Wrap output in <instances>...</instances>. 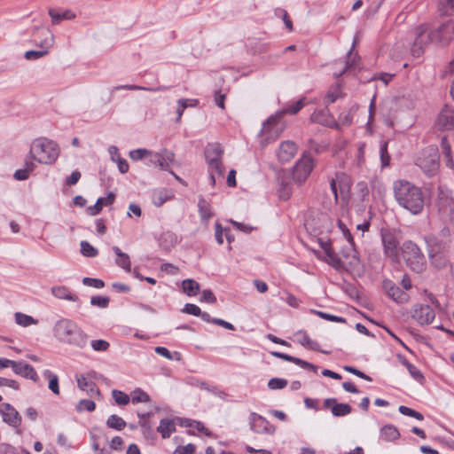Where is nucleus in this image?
<instances>
[{
	"label": "nucleus",
	"instance_id": "64",
	"mask_svg": "<svg viewBox=\"0 0 454 454\" xmlns=\"http://www.w3.org/2000/svg\"><path fill=\"white\" fill-rule=\"evenodd\" d=\"M277 14L278 16H280L286 25V27L289 30V31H293L294 27H293V22L287 13V12L286 10H283V9H279L278 10L277 12Z\"/></svg>",
	"mask_w": 454,
	"mask_h": 454
},
{
	"label": "nucleus",
	"instance_id": "27",
	"mask_svg": "<svg viewBox=\"0 0 454 454\" xmlns=\"http://www.w3.org/2000/svg\"><path fill=\"white\" fill-rule=\"evenodd\" d=\"M198 210L202 222H208L209 219L215 215L210 202L203 197H200L199 199Z\"/></svg>",
	"mask_w": 454,
	"mask_h": 454
},
{
	"label": "nucleus",
	"instance_id": "30",
	"mask_svg": "<svg viewBox=\"0 0 454 454\" xmlns=\"http://www.w3.org/2000/svg\"><path fill=\"white\" fill-rule=\"evenodd\" d=\"M51 294L58 299H63L72 301H79V297L73 294L67 287L59 286L51 288Z\"/></svg>",
	"mask_w": 454,
	"mask_h": 454
},
{
	"label": "nucleus",
	"instance_id": "8",
	"mask_svg": "<svg viewBox=\"0 0 454 454\" xmlns=\"http://www.w3.org/2000/svg\"><path fill=\"white\" fill-rule=\"evenodd\" d=\"M285 128L286 125L282 121L280 114L276 113L263 122L260 134L265 137V142L269 143L277 139Z\"/></svg>",
	"mask_w": 454,
	"mask_h": 454
},
{
	"label": "nucleus",
	"instance_id": "26",
	"mask_svg": "<svg viewBox=\"0 0 454 454\" xmlns=\"http://www.w3.org/2000/svg\"><path fill=\"white\" fill-rule=\"evenodd\" d=\"M384 287L387 295L391 297L395 301L403 302L407 300V294L403 292L400 287L394 285L392 282H385Z\"/></svg>",
	"mask_w": 454,
	"mask_h": 454
},
{
	"label": "nucleus",
	"instance_id": "59",
	"mask_svg": "<svg viewBox=\"0 0 454 454\" xmlns=\"http://www.w3.org/2000/svg\"><path fill=\"white\" fill-rule=\"evenodd\" d=\"M353 114L352 109L348 111L342 112L339 116V125L341 124L343 126H348L352 123Z\"/></svg>",
	"mask_w": 454,
	"mask_h": 454
},
{
	"label": "nucleus",
	"instance_id": "52",
	"mask_svg": "<svg viewBox=\"0 0 454 454\" xmlns=\"http://www.w3.org/2000/svg\"><path fill=\"white\" fill-rule=\"evenodd\" d=\"M398 411L401 414L415 418L418 420L424 419V416L420 412H419L411 408H409L407 406L401 405V406H399Z\"/></svg>",
	"mask_w": 454,
	"mask_h": 454
},
{
	"label": "nucleus",
	"instance_id": "21",
	"mask_svg": "<svg viewBox=\"0 0 454 454\" xmlns=\"http://www.w3.org/2000/svg\"><path fill=\"white\" fill-rule=\"evenodd\" d=\"M12 368L13 372L20 376H22L26 379L32 380L34 381H36L38 380L37 373H36L35 370L34 369V367L25 362L13 361Z\"/></svg>",
	"mask_w": 454,
	"mask_h": 454
},
{
	"label": "nucleus",
	"instance_id": "3",
	"mask_svg": "<svg viewBox=\"0 0 454 454\" xmlns=\"http://www.w3.org/2000/svg\"><path fill=\"white\" fill-rule=\"evenodd\" d=\"M59 152L57 143L45 137L35 139L30 146L31 156L41 164L54 163Z\"/></svg>",
	"mask_w": 454,
	"mask_h": 454
},
{
	"label": "nucleus",
	"instance_id": "38",
	"mask_svg": "<svg viewBox=\"0 0 454 454\" xmlns=\"http://www.w3.org/2000/svg\"><path fill=\"white\" fill-rule=\"evenodd\" d=\"M441 146L446 166L450 168H453L454 161L451 157L450 144L449 143L448 139L445 137L442 138Z\"/></svg>",
	"mask_w": 454,
	"mask_h": 454
},
{
	"label": "nucleus",
	"instance_id": "33",
	"mask_svg": "<svg viewBox=\"0 0 454 454\" xmlns=\"http://www.w3.org/2000/svg\"><path fill=\"white\" fill-rule=\"evenodd\" d=\"M399 437V430L393 425H386L380 429V438L385 442H392Z\"/></svg>",
	"mask_w": 454,
	"mask_h": 454
},
{
	"label": "nucleus",
	"instance_id": "24",
	"mask_svg": "<svg viewBox=\"0 0 454 454\" xmlns=\"http://www.w3.org/2000/svg\"><path fill=\"white\" fill-rule=\"evenodd\" d=\"M75 378L77 386L81 390L85 391L91 397L100 395V391L96 383L91 380H88L83 375H76Z\"/></svg>",
	"mask_w": 454,
	"mask_h": 454
},
{
	"label": "nucleus",
	"instance_id": "12",
	"mask_svg": "<svg viewBox=\"0 0 454 454\" xmlns=\"http://www.w3.org/2000/svg\"><path fill=\"white\" fill-rule=\"evenodd\" d=\"M250 427L257 434H272L275 432V427L272 426L265 418L255 412H252L250 415Z\"/></svg>",
	"mask_w": 454,
	"mask_h": 454
},
{
	"label": "nucleus",
	"instance_id": "35",
	"mask_svg": "<svg viewBox=\"0 0 454 454\" xmlns=\"http://www.w3.org/2000/svg\"><path fill=\"white\" fill-rule=\"evenodd\" d=\"M430 262L436 269H445L449 265V260L443 252L428 254Z\"/></svg>",
	"mask_w": 454,
	"mask_h": 454
},
{
	"label": "nucleus",
	"instance_id": "56",
	"mask_svg": "<svg viewBox=\"0 0 454 454\" xmlns=\"http://www.w3.org/2000/svg\"><path fill=\"white\" fill-rule=\"evenodd\" d=\"M209 166L210 172L217 174L219 176H223L224 174V167L223 165L222 160H215V161H209L207 162Z\"/></svg>",
	"mask_w": 454,
	"mask_h": 454
},
{
	"label": "nucleus",
	"instance_id": "44",
	"mask_svg": "<svg viewBox=\"0 0 454 454\" xmlns=\"http://www.w3.org/2000/svg\"><path fill=\"white\" fill-rule=\"evenodd\" d=\"M300 333L301 334V337L299 340V342L302 346H304L309 349L315 350V351L322 352L325 354L328 353L327 351L321 350L319 348V344L317 341L312 340L306 333Z\"/></svg>",
	"mask_w": 454,
	"mask_h": 454
},
{
	"label": "nucleus",
	"instance_id": "34",
	"mask_svg": "<svg viewBox=\"0 0 454 454\" xmlns=\"http://www.w3.org/2000/svg\"><path fill=\"white\" fill-rule=\"evenodd\" d=\"M305 105V98H300L295 102L288 104L282 110L277 112V114H279L281 118H283L285 114H296Z\"/></svg>",
	"mask_w": 454,
	"mask_h": 454
},
{
	"label": "nucleus",
	"instance_id": "47",
	"mask_svg": "<svg viewBox=\"0 0 454 454\" xmlns=\"http://www.w3.org/2000/svg\"><path fill=\"white\" fill-rule=\"evenodd\" d=\"M130 400L133 403H147L150 401V396L142 389L137 388L132 392Z\"/></svg>",
	"mask_w": 454,
	"mask_h": 454
},
{
	"label": "nucleus",
	"instance_id": "41",
	"mask_svg": "<svg viewBox=\"0 0 454 454\" xmlns=\"http://www.w3.org/2000/svg\"><path fill=\"white\" fill-rule=\"evenodd\" d=\"M182 287L184 293L189 296H194L200 291V284L197 281L190 278L183 280Z\"/></svg>",
	"mask_w": 454,
	"mask_h": 454
},
{
	"label": "nucleus",
	"instance_id": "37",
	"mask_svg": "<svg viewBox=\"0 0 454 454\" xmlns=\"http://www.w3.org/2000/svg\"><path fill=\"white\" fill-rule=\"evenodd\" d=\"M167 89H168V87H166V86H160L157 88H149V87H145V86H140V85H136V84H125V85L115 86L113 88L112 90L116 91V90H126L162 91V90H166Z\"/></svg>",
	"mask_w": 454,
	"mask_h": 454
},
{
	"label": "nucleus",
	"instance_id": "46",
	"mask_svg": "<svg viewBox=\"0 0 454 454\" xmlns=\"http://www.w3.org/2000/svg\"><path fill=\"white\" fill-rule=\"evenodd\" d=\"M106 426L115 430H122L126 427V422L121 417L114 414L106 420Z\"/></svg>",
	"mask_w": 454,
	"mask_h": 454
},
{
	"label": "nucleus",
	"instance_id": "48",
	"mask_svg": "<svg viewBox=\"0 0 454 454\" xmlns=\"http://www.w3.org/2000/svg\"><path fill=\"white\" fill-rule=\"evenodd\" d=\"M112 395L115 403L119 405H126L130 402V396L121 390L114 389Z\"/></svg>",
	"mask_w": 454,
	"mask_h": 454
},
{
	"label": "nucleus",
	"instance_id": "20",
	"mask_svg": "<svg viewBox=\"0 0 454 454\" xmlns=\"http://www.w3.org/2000/svg\"><path fill=\"white\" fill-rule=\"evenodd\" d=\"M297 145L294 142L287 140L280 144L278 150V158L282 162L290 161L297 153Z\"/></svg>",
	"mask_w": 454,
	"mask_h": 454
},
{
	"label": "nucleus",
	"instance_id": "4",
	"mask_svg": "<svg viewBox=\"0 0 454 454\" xmlns=\"http://www.w3.org/2000/svg\"><path fill=\"white\" fill-rule=\"evenodd\" d=\"M401 254L407 266L416 273L426 270L427 261L419 246L411 240H406L401 247Z\"/></svg>",
	"mask_w": 454,
	"mask_h": 454
},
{
	"label": "nucleus",
	"instance_id": "53",
	"mask_svg": "<svg viewBox=\"0 0 454 454\" xmlns=\"http://www.w3.org/2000/svg\"><path fill=\"white\" fill-rule=\"evenodd\" d=\"M154 351L159 354L160 356H164L165 358L168 359V360H173V359H176V360H179L180 359V354L178 352H175L174 354H172L167 348L165 347H156L154 348Z\"/></svg>",
	"mask_w": 454,
	"mask_h": 454
},
{
	"label": "nucleus",
	"instance_id": "29",
	"mask_svg": "<svg viewBox=\"0 0 454 454\" xmlns=\"http://www.w3.org/2000/svg\"><path fill=\"white\" fill-rule=\"evenodd\" d=\"M223 150L219 144H209L205 150L207 162L221 160Z\"/></svg>",
	"mask_w": 454,
	"mask_h": 454
},
{
	"label": "nucleus",
	"instance_id": "5",
	"mask_svg": "<svg viewBox=\"0 0 454 454\" xmlns=\"http://www.w3.org/2000/svg\"><path fill=\"white\" fill-rule=\"evenodd\" d=\"M147 155L150 157L149 161L162 170H168L169 165L175 160L174 153L166 149L160 153H152L146 149H136L129 153V157L134 160H142Z\"/></svg>",
	"mask_w": 454,
	"mask_h": 454
},
{
	"label": "nucleus",
	"instance_id": "17",
	"mask_svg": "<svg viewBox=\"0 0 454 454\" xmlns=\"http://www.w3.org/2000/svg\"><path fill=\"white\" fill-rule=\"evenodd\" d=\"M381 238L385 254L396 261L398 257V241L396 238L389 231L383 232Z\"/></svg>",
	"mask_w": 454,
	"mask_h": 454
},
{
	"label": "nucleus",
	"instance_id": "62",
	"mask_svg": "<svg viewBox=\"0 0 454 454\" xmlns=\"http://www.w3.org/2000/svg\"><path fill=\"white\" fill-rule=\"evenodd\" d=\"M196 447L192 443H188L184 446H178L173 452V454H193Z\"/></svg>",
	"mask_w": 454,
	"mask_h": 454
},
{
	"label": "nucleus",
	"instance_id": "15",
	"mask_svg": "<svg viewBox=\"0 0 454 454\" xmlns=\"http://www.w3.org/2000/svg\"><path fill=\"white\" fill-rule=\"evenodd\" d=\"M0 413L3 420L12 427H18L21 424V416L18 411L10 403H4L0 405Z\"/></svg>",
	"mask_w": 454,
	"mask_h": 454
},
{
	"label": "nucleus",
	"instance_id": "45",
	"mask_svg": "<svg viewBox=\"0 0 454 454\" xmlns=\"http://www.w3.org/2000/svg\"><path fill=\"white\" fill-rule=\"evenodd\" d=\"M354 44H355V43H353V45ZM352 48H354V46ZM358 59H359L358 55L356 53H354L353 49H351L348 53L347 61H346L344 69L342 71H340L339 74H337L336 76L339 77V76L342 75L345 72L356 67V62Z\"/></svg>",
	"mask_w": 454,
	"mask_h": 454
},
{
	"label": "nucleus",
	"instance_id": "61",
	"mask_svg": "<svg viewBox=\"0 0 454 454\" xmlns=\"http://www.w3.org/2000/svg\"><path fill=\"white\" fill-rule=\"evenodd\" d=\"M168 197L162 191L156 192L153 195V201L156 207L162 206L165 203V201L168 200Z\"/></svg>",
	"mask_w": 454,
	"mask_h": 454
},
{
	"label": "nucleus",
	"instance_id": "2",
	"mask_svg": "<svg viewBox=\"0 0 454 454\" xmlns=\"http://www.w3.org/2000/svg\"><path fill=\"white\" fill-rule=\"evenodd\" d=\"M54 338L61 344L84 348L88 344L87 333L69 318H60L53 325Z\"/></svg>",
	"mask_w": 454,
	"mask_h": 454
},
{
	"label": "nucleus",
	"instance_id": "9",
	"mask_svg": "<svg viewBox=\"0 0 454 454\" xmlns=\"http://www.w3.org/2000/svg\"><path fill=\"white\" fill-rule=\"evenodd\" d=\"M430 32L432 33L433 43L440 46H446L453 39L454 22L448 20L440 25L437 28L430 30Z\"/></svg>",
	"mask_w": 454,
	"mask_h": 454
},
{
	"label": "nucleus",
	"instance_id": "50",
	"mask_svg": "<svg viewBox=\"0 0 454 454\" xmlns=\"http://www.w3.org/2000/svg\"><path fill=\"white\" fill-rule=\"evenodd\" d=\"M81 253L86 257H95L98 255V251L97 248L92 247L88 241L81 242Z\"/></svg>",
	"mask_w": 454,
	"mask_h": 454
},
{
	"label": "nucleus",
	"instance_id": "19",
	"mask_svg": "<svg viewBox=\"0 0 454 454\" xmlns=\"http://www.w3.org/2000/svg\"><path fill=\"white\" fill-rule=\"evenodd\" d=\"M323 405L325 409H330L334 417H344L352 411V407L348 403H338L335 398L325 399Z\"/></svg>",
	"mask_w": 454,
	"mask_h": 454
},
{
	"label": "nucleus",
	"instance_id": "57",
	"mask_svg": "<svg viewBox=\"0 0 454 454\" xmlns=\"http://www.w3.org/2000/svg\"><path fill=\"white\" fill-rule=\"evenodd\" d=\"M82 284L98 289L103 288L105 286L103 280L88 277L83 278Z\"/></svg>",
	"mask_w": 454,
	"mask_h": 454
},
{
	"label": "nucleus",
	"instance_id": "22",
	"mask_svg": "<svg viewBox=\"0 0 454 454\" xmlns=\"http://www.w3.org/2000/svg\"><path fill=\"white\" fill-rule=\"evenodd\" d=\"M320 246L324 249L326 256V262L334 269L340 270L343 268L342 260L335 254L331 247L330 243L320 241Z\"/></svg>",
	"mask_w": 454,
	"mask_h": 454
},
{
	"label": "nucleus",
	"instance_id": "25",
	"mask_svg": "<svg viewBox=\"0 0 454 454\" xmlns=\"http://www.w3.org/2000/svg\"><path fill=\"white\" fill-rule=\"evenodd\" d=\"M271 355L275 357L283 359L285 361L294 363L295 364L300 365L301 367H302L304 369H310L315 373L317 372V367L316 365H314L307 361H304L302 359L292 356L285 354V353L278 352V351H272Z\"/></svg>",
	"mask_w": 454,
	"mask_h": 454
},
{
	"label": "nucleus",
	"instance_id": "1",
	"mask_svg": "<svg viewBox=\"0 0 454 454\" xmlns=\"http://www.w3.org/2000/svg\"><path fill=\"white\" fill-rule=\"evenodd\" d=\"M393 192L401 207L414 215L423 212L426 195L420 187L406 180H396L393 184Z\"/></svg>",
	"mask_w": 454,
	"mask_h": 454
},
{
	"label": "nucleus",
	"instance_id": "60",
	"mask_svg": "<svg viewBox=\"0 0 454 454\" xmlns=\"http://www.w3.org/2000/svg\"><path fill=\"white\" fill-rule=\"evenodd\" d=\"M287 385V380L284 379L273 378L269 380L268 387L270 389H281Z\"/></svg>",
	"mask_w": 454,
	"mask_h": 454
},
{
	"label": "nucleus",
	"instance_id": "32",
	"mask_svg": "<svg viewBox=\"0 0 454 454\" xmlns=\"http://www.w3.org/2000/svg\"><path fill=\"white\" fill-rule=\"evenodd\" d=\"M425 241L427 246L428 254L443 252L444 245L442 240L434 235H427L425 237Z\"/></svg>",
	"mask_w": 454,
	"mask_h": 454
},
{
	"label": "nucleus",
	"instance_id": "49",
	"mask_svg": "<svg viewBox=\"0 0 454 454\" xmlns=\"http://www.w3.org/2000/svg\"><path fill=\"white\" fill-rule=\"evenodd\" d=\"M380 154L381 166L383 168L389 166L390 155L387 151V141H382L380 143Z\"/></svg>",
	"mask_w": 454,
	"mask_h": 454
},
{
	"label": "nucleus",
	"instance_id": "43",
	"mask_svg": "<svg viewBox=\"0 0 454 454\" xmlns=\"http://www.w3.org/2000/svg\"><path fill=\"white\" fill-rule=\"evenodd\" d=\"M43 377L49 380L50 390L55 395H59V377L50 370L43 372Z\"/></svg>",
	"mask_w": 454,
	"mask_h": 454
},
{
	"label": "nucleus",
	"instance_id": "18",
	"mask_svg": "<svg viewBox=\"0 0 454 454\" xmlns=\"http://www.w3.org/2000/svg\"><path fill=\"white\" fill-rule=\"evenodd\" d=\"M312 122L318 123L330 128L339 129V123L335 121L327 108L315 110L310 115Z\"/></svg>",
	"mask_w": 454,
	"mask_h": 454
},
{
	"label": "nucleus",
	"instance_id": "23",
	"mask_svg": "<svg viewBox=\"0 0 454 454\" xmlns=\"http://www.w3.org/2000/svg\"><path fill=\"white\" fill-rule=\"evenodd\" d=\"M91 447L95 454H111L106 438L102 434H90Z\"/></svg>",
	"mask_w": 454,
	"mask_h": 454
},
{
	"label": "nucleus",
	"instance_id": "6",
	"mask_svg": "<svg viewBox=\"0 0 454 454\" xmlns=\"http://www.w3.org/2000/svg\"><path fill=\"white\" fill-rule=\"evenodd\" d=\"M416 165L428 176L436 175L440 167L438 148L435 146L424 148L416 160Z\"/></svg>",
	"mask_w": 454,
	"mask_h": 454
},
{
	"label": "nucleus",
	"instance_id": "58",
	"mask_svg": "<svg viewBox=\"0 0 454 454\" xmlns=\"http://www.w3.org/2000/svg\"><path fill=\"white\" fill-rule=\"evenodd\" d=\"M90 345L95 351H106L110 347L109 342L104 340H93Z\"/></svg>",
	"mask_w": 454,
	"mask_h": 454
},
{
	"label": "nucleus",
	"instance_id": "13",
	"mask_svg": "<svg viewBox=\"0 0 454 454\" xmlns=\"http://www.w3.org/2000/svg\"><path fill=\"white\" fill-rule=\"evenodd\" d=\"M313 168L312 160L310 159H304L299 160L293 169V179L297 184H302L309 176Z\"/></svg>",
	"mask_w": 454,
	"mask_h": 454
},
{
	"label": "nucleus",
	"instance_id": "28",
	"mask_svg": "<svg viewBox=\"0 0 454 454\" xmlns=\"http://www.w3.org/2000/svg\"><path fill=\"white\" fill-rule=\"evenodd\" d=\"M113 251L116 254L115 263L117 266L122 268L126 272L131 271V262L129 255L123 253L118 247H113Z\"/></svg>",
	"mask_w": 454,
	"mask_h": 454
},
{
	"label": "nucleus",
	"instance_id": "10",
	"mask_svg": "<svg viewBox=\"0 0 454 454\" xmlns=\"http://www.w3.org/2000/svg\"><path fill=\"white\" fill-rule=\"evenodd\" d=\"M439 214L444 220L454 219V200L443 191H440L436 200Z\"/></svg>",
	"mask_w": 454,
	"mask_h": 454
},
{
	"label": "nucleus",
	"instance_id": "31",
	"mask_svg": "<svg viewBox=\"0 0 454 454\" xmlns=\"http://www.w3.org/2000/svg\"><path fill=\"white\" fill-rule=\"evenodd\" d=\"M351 255L347 260H342L343 268L347 271H353L358 269L360 265V259L357 255L356 251L354 248V245L349 246Z\"/></svg>",
	"mask_w": 454,
	"mask_h": 454
},
{
	"label": "nucleus",
	"instance_id": "39",
	"mask_svg": "<svg viewBox=\"0 0 454 454\" xmlns=\"http://www.w3.org/2000/svg\"><path fill=\"white\" fill-rule=\"evenodd\" d=\"M15 322L22 327H27L33 325H37L38 320L33 317L24 314L22 312H16L14 314Z\"/></svg>",
	"mask_w": 454,
	"mask_h": 454
},
{
	"label": "nucleus",
	"instance_id": "36",
	"mask_svg": "<svg viewBox=\"0 0 454 454\" xmlns=\"http://www.w3.org/2000/svg\"><path fill=\"white\" fill-rule=\"evenodd\" d=\"M49 15L51 18V22L53 25L59 24L62 20H73L75 17V14L70 10H66L62 12H59L56 10L51 9L49 11Z\"/></svg>",
	"mask_w": 454,
	"mask_h": 454
},
{
	"label": "nucleus",
	"instance_id": "63",
	"mask_svg": "<svg viewBox=\"0 0 454 454\" xmlns=\"http://www.w3.org/2000/svg\"><path fill=\"white\" fill-rule=\"evenodd\" d=\"M184 313L193 315L196 317H199L201 315L200 308L195 304L187 303L184 305V309H182Z\"/></svg>",
	"mask_w": 454,
	"mask_h": 454
},
{
	"label": "nucleus",
	"instance_id": "16",
	"mask_svg": "<svg viewBox=\"0 0 454 454\" xmlns=\"http://www.w3.org/2000/svg\"><path fill=\"white\" fill-rule=\"evenodd\" d=\"M47 37H45L40 43V47L43 48L41 51H27L25 52V59L27 60H35L46 56L49 53V49L52 46L53 35L49 30H43Z\"/></svg>",
	"mask_w": 454,
	"mask_h": 454
},
{
	"label": "nucleus",
	"instance_id": "7",
	"mask_svg": "<svg viewBox=\"0 0 454 454\" xmlns=\"http://www.w3.org/2000/svg\"><path fill=\"white\" fill-rule=\"evenodd\" d=\"M414 40L411 48V52L413 57L419 58L423 53L425 49L430 43H433L432 33L428 30L426 24H421L413 30Z\"/></svg>",
	"mask_w": 454,
	"mask_h": 454
},
{
	"label": "nucleus",
	"instance_id": "51",
	"mask_svg": "<svg viewBox=\"0 0 454 454\" xmlns=\"http://www.w3.org/2000/svg\"><path fill=\"white\" fill-rule=\"evenodd\" d=\"M96 409V404L92 400L82 399L76 404V411L78 412L89 411L91 412Z\"/></svg>",
	"mask_w": 454,
	"mask_h": 454
},
{
	"label": "nucleus",
	"instance_id": "55",
	"mask_svg": "<svg viewBox=\"0 0 454 454\" xmlns=\"http://www.w3.org/2000/svg\"><path fill=\"white\" fill-rule=\"evenodd\" d=\"M403 364L407 368L412 378H414L417 380H420L423 379V375L420 372V371L416 366L408 362L406 359H403Z\"/></svg>",
	"mask_w": 454,
	"mask_h": 454
},
{
	"label": "nucleus",
	"instance_id": "42",
	"mask_svg": "<svg viewBox=\"0 0 454 454\" xmlns=\"http://www.w3.org/2000/svg\"><path fill=\"white\" fill-rule=\"evenodd\" d=\"M437 9L440 14L443 16L454 14V0H439Z\"/></svg>",
	"mask_w": 454,
	"mask_h": 454
},
{
	"label": "nucleus",
	"instance_id": "40",
	"mask_svg": "<svg viewBox=\"0 0 454 454\" xmlns=\"http://www.w3.org/2000/svg\"><path fill=\"white\" fill-rule=\"evenodd\" d=\"M175 429L174 422L168 419H161L158 427V431L163 438H168Z\"/></svg>",
	"mask_w": 454,
	"mask_h": 454
},
{
	"label": "nucleus",
	"instance_id": "11",
	"mask_svg": "<svg viewBox=\"0 0 454 454\" xmlns=\"http://www.w3.org/2000/svg\"><path fill=\"white\" fill-rule=\"evenodd\" d=\"M435 127L438 129L450 130L454 129V107L444 106L437 115Z\"/></svg>",
	"mask_w": 454,
	"mask_h": 454
},
{
	"label": "nucleus",
	"instance_id": "14",
	"mask_svg": "<svg viewBox=\"0 0 454 454\" xmlns=\"http://www.w3.org/2000/svg\"><path fill=\"white\" fill-rule=\"evenodd\" d=\"M412 317L420 325H429L434 321L435 313L429 305L419 304L415 306Z\"/></svg>",
	"mask_w": 454,
	"mask_h": 454
},
{
	"label": "nucleus",
	"instance_id": "54",
	"mask_svg": "<svg viewBox=\"0 0 454 454\" xmlns=\"http://www.w3.org/2000/svg\"><path fill=\"white\" fill-rule=\"evenodd\" d=\"M110 299L107 296H92L90 298V304L102 309L106 308L109 305Z\"/></svg>",
	"mask_w": 454,
	"mask_h": 454
}]
</instances>
